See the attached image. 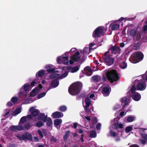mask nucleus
<instances>
[{
  "instance_id": "1",
  "label": "nucleus",
  "mask_w": 147,
  "mask_h": 147,
  "mask_svg": "<svg viewBox=\"0 0 147 147\" xmlns=\"http://www.w3.org/2000/svg\"><path fill=\"white\" fill-rule=\"evenodd\" d=\"M32 89L29 83H26L21 88L18 93V97L22 100H24L28 94V92Z\"/></svg>"
},
{
  "instance_id": "2",
  "label": "nucleus",
  "mask_w": 147,
  "mask_h": 147,
  "mask_svg": "<svg viewBox=\"0 0 147 147\" xmlns=\"http://www.w3.org/2000/svg\"><path fill=\"white\" fill-rule=\"evenodd\" d=\"M76 50V48H72L69 51L66 52L62 55L58 57L57 59V62L59 63H62L65 65H68L69 62V55L68 53L69 52H73Z\"/></svg>"
},
{
  "instance_id": "3",
  "label": "nucleus",
  "mask_w": 147,
  "mask_h": 147,
  "mask_svg": "<svg viewBox=\"0 0 147 147\" xmlns=\"http://www.w3.org/2000/svg\"><path fill=\"white\" fill-rule=\"evenodd\" d=\"M82 86V84L80 82L74 83L70 86L69 88V92L72 95L75 96L79 93Z\"/></svg>"
},
{
  "instance_id": "4",
  "label": "nucleus",
  "mask_w": 147,
  "mask_h": 147,
  "mask_svg": "<svg viewBox=\"0 0 147 147\" xmlns=\"http://www.w3.org/2000/svg\"><path fill=\"white\" fill-rule=\"evenodd\" d=\"M140 28H132L128 32V35L132 37L133 40H139L141 38V35L140 32Z\"/></svg>"
},
{
  "instance_id": "5",
  "label": "nucleus",
  "mask_w": 147,
  "mask_h": 147,
  "mask_svg": "<svg viewBox=\"0 0 147 147\" xmlns=\"http://www.w3.org/2000/svg\"><path fill=\"white\" fill-rule=\"evenodd\" d=\"M143 57V55L141 52H136L133 53L131 56L129 60L132 63H135L138 62Z\"/></svg>"
},
{
  "instance_id": "6",
  "label": "nucleus",
  "mask_w": 147,
  "mask_h": 147,
  "mask_svg": "<svg viewBox=\"0 0 147 147\" xmlns=\"http://www.w3.org/2000/svg\"><path fill=\"white\" fill-rule=\"evenodd\" d=\"M106 76L108 79L111 82L117 81L119 79L118 75L115 70H111L107 71L106 73Z\"/></svg>"
},
{
  "instance_id": "7",
  "label": "nucleus",
  "mask_w": 147,
  "mask_h": 147,
  "mask_svg": "<svg viewBox=\"0 0 147 147\" xmlns=\"http://www.w3.org/2000/svg\"><path fill=\"white\" fill-rule=\"evenodd\" d=\"M105 28L103 26H99L96 28L92 34L94 38H96L101 36L103 34Z\"/></svg>"
},
{
  "instance_id": "8",
  "label": "nucleus",
  "mask_w": 147,
  "mask_h": 147,
  "mask_svg": "<svg viewBox=\"0 0 147 147\" xmlns=\"http://www.w3.org/2000/svg\"><path fill=\"white\" fill-rule=\"evenodd\" d=\"M121 49L120 48L116 46H113L109 49L108 51L107 52V53L110 54L112 57H115L118 55L120 53Z\"/></svg>"
},
{
  "instance_id": "9",
  "label": "nucleus",
  "mask_w": 147,
  "mask_h": 147,
  "mask_svg": "<svg viewBox=\"0 0 147 147\" xmlns=\"http://www.w3.org/2000/svg\"><path fill=\"white\" fill-rule=\"evenodd\" d=\"M104 58L105 63L107 65H110L113 64L114 57H112L109 53L106 52L104 56Z\"/></svg>"
},
{
  "instance_id": "10",
  "label": "nucleus",
  "mask_w": 147,
  "mask_h": 147,
  "mask_svg": "<svg viewBox=\"0 0 147 147\" xmlns=\"http://www.w3.org/2000/svg\"><path fill=\"white\" fill-rule=\"evenodd\" d=\"M136 90V89L135 86H133L130 90V92L131 93H133L132 95V98L133 99L136 101H139L141 99V96L139 93L135 92Z\"/></svg>"
},
{
  "instance_id": "11",
  "label": "nucleus",
  "mask_w": 147,
  "mask_h": 147,
  "mask_svg": "<svg viewBox=\"0 0 147 147\" xmlns=\"http://www.w3.org/2000/svg\"><path fill=\"white\" fill-rule=\"evenodd\" d=\"M59 71H56L54 73L51 75L50 76V78H57L58 79H61L66 77L68 75V71H66L64 73L60 76L59 74H57Z\"/></svg>"
},
{
  "instance_id": "12",
  "label": "nucleus",
  "mask_w": 147,
  "mask_h": 147,
  "mask_svg": "<svg viewBox=\"0 0 147 147\" xmlns=\"http://www.w3.org/2000/svg\"><path fill=\"white\" fill-rule=\"evenodd\" d=\"M81 57L80 53L79 52L77 51L76 53L72 55L70 57V59L69 60V63L71 64L74 63V61L77 62L78 61Z\"/></svg>"
},
{
  "instance_id": "13",
  "label": "nucleus",
  "mask_w": 147,
  "mask_h": 147,
  "mask_svg": "<svg viewBox=\"0 0 147 147\" xmlns=\"http://www.w3.org/2000/svg\"><path fill=\"white\" fill-rule=\"evenodd\" d=\"M16 136L19 138L20 140H24L27 139L31 140L32 139L31 135L28 132H26L25 134L22 135H16Z\"/></svg>"
},
{
  "instance_id": "14",
  "label": "nucleus",
  "mask_w": 147,
  "mask_h": 147,
  "mask_svg": "<svg viewBox=\"0 0 147 147\" xmlns=\"http://www.w3.org/2000/svg\"><path fill=\"white\" fill-rule=\"evenodd\" d=\"M136 87L138 90L143 91L146 88V84L145 81H140L138 83Z\"/></svg>"
},
{
  "instance_id": "15",
  "label": "nucleus",
  "mask_w": 147,
  "mask_h": 147,
  "mask_svg": "<svg viewBox=\"0 0 147 147\" xmlns=\"http://www.w3.org/2000/svg\"><path fill=\"white\" fill-rule=\"evenodd\" d=\"M42 88L41 85L39 84L38 87H36L30 92L29 97H33L35 96Z\"/></svg>"
},
{
  "instance_id": "16",
  "label": "nucleus",
  "mask_w": 147,
  "mask_h": 147,
  "mask_svg": "<svg viewBox=\"0 0 147 147\" xmlns=\"http://www.w3.org/2000/svg\"><path fill=\"white\" fill-rule=\"evenodd\" d=\"M83 105L85 110L87 112L89 111V107L91 104V101L88 97H87L85 99V103L83 102Z\"/></svg>"
},
{
  "instance_id": "17",
  "label": "nucleus",
  "mask_w": 147,
  "mask_h": 147,
  "mask_svg": "<svg viewBox=\"0 0 147 147\" xmlns=\"http://www.w3.org/2000/svg\"><path fill=\"white\" fill-rule=\"evenodd\" d=\"M111 91L110 87L109 86H107L102 88V93L104 96H107L109 95Z\"/></svg>"
},
{
  "instance_id": "18",
  "label": "nucleus",
  "mask_w": 147,
  "mask_h": 147,
  "mask_svg": "<svg viewBox=\"0 0 147 147\" xmlns=\"http://www.w3.org/2000/svg\"><path fill=\"white\" fill-rule=\"evenodd\" d=\"M112 23L110 24V27L113 30H118L120 26V24L117 23V20L112 21Z\"/></svg>"
},
{
  "instance_id": "19",
  "label": "nucleus",
  "mask_w": 147,
  "mask_h": 147,
  "mask_svg": "<svg viewBox=\"0 0 147 147\" xmlns=\"http://www.w3.org/2000/svg\"><path fill=\"white\" fill-rule=\"evenodd\" d=\"M9 129L13 131L16 130L21 131L24 130V127L22 125L20 124L19 123L18 125H12L9 127Z\"/></svg>"
},
{
  "instance_id": "20",
  "label": "nucleus",
  "mask_w": 147,
  "mask_h": 147,
  "mask_svg": "<svg viewBox=\"0 0 147 147\" xmlns=\"http://www.w3.org/2000/svg\"><path fill=\"white\" fill-rule=\"evenodd\" d=\"M29 111L33 117L37 116L40 112V111L38 109H36L34 107H31L29 109Z\"/></svg>"
},
{
  "instance_id": "21",
  "label": "nucleus",
  "mask_w": 147,
  "mask_h": 147,
  "mask_svg": "<svg viewBox=\"0 0 147 147\" xmlns=\"http://www.w3.org/2000/svg\"><path fill=\"white\" fill-rule=\"evenodd\" d=\"M138 129V130L140 133L141 135L142 138L147 141V134L144 133H143L147 129L144 128H136Z\"/></svg>"
},
{
  "instance_id": "22",
  "label": "nucleus",
  "mask_w": 147,
  "mask_h": 147,
  "mask_svg": "<svg viewBox=\"0 0 147 147\" xmlns=\"http://www.w3.org/2000/svg\"><path fill=\"white\" fill-rule=\"evenodd\" d=\"M80 65H78L74 67H69V71L72 73H74L77 72L80 68Z\"/></svg>"
},
{
  "instance_id": "23",
  "label": "nucleus",
  "mask_w": 147,
  "mask_h": 147,
  "mask_svg": "<svg viewBox=\"0 0 147 147\" xmlns=\"http://www.w3.org/2000/svg\"><path fill=\"white\" fill-rule=\"evenodd\" d=\"M47 116L45 115V114L41 113L38 116V120H42L43 122H45L47 121Z\"/></svg>"
},
{
  "instance_id": "24",
  "label": "nucleus",
  "mask_w": 147,
  "mask_h": 147,
  "mask_svg": "<svg viewBox=\"0 0 147 147\" xmlns=\"http://www.w3.org/2000/svg\"><path fill=\"white\" fill-rule=\"evenodd\" d=\"M63 114L62 113L56 111L53 113L52 114V116L54 118H59L62 117Z\"/></svg>"
},
{
  "instance_id": "25",
  "label": "nucleus",
  "mask_w": 147,
  "mask_h": 147,
  "mask_svg": "<svg viewBox=\"0 0 147 147\" xmlns=\"http://www.w3.org/2000/svg\"><path fill=\"white\" fill-rule=\"evenodd\" d=\"M121 102L123 108L124 109L126 108L127 105H128V100L127 98L125 97L121 98Z\"/></svg>"
},
{
  "instance_id": "26",
  "label": "nucleus",
  "mask_w": 147,
  "mask_h": 147,
  "mask_svg": "<svg viewBox=\"0 0 147 147\" xmlns=\"http://www.w3.org/2000/svg\"><path fill=\"white\" fill-rule=\"evenodd\" d=\"M45 68L47 69V71L48 72L50 73L55 71V68L54 66L52 64H49L45 66Z\"/></svg>"
},
{
  "instance_id": "27",
  "label": "nucleus",
  "mask_w": 147,
  "mask_h": 147,
  "mask_svg": "<svg viewBox=\"0 0 147 147\" xmlns=\"http://www.w3.org/2000/svg\"><path fill=\"white\" fill-rule=\"evenodd\" d=\"M53 79H55V80L52 81L51 83V86L53 88H54L57 87L59 84V79H58L57 78H54Z\"/></svg>"
},
{
  "instance_id": "28",
  "label": "nucleus",
  "mask_w": 147,
  "mask_h": 147,
  "mask_svg": "<svg viewBox=\"0 0 147 147\" xmlns=\"http://www.w3.org/2000/svg\"><path fill=\"white\" fill-rule=\"evenodd\" d=\"M11 110L10 109H5L3 111L2 116L5 117V119L8 116V115L11 112Z\"/></svg>"
},
{
  "instance_id": "29",
  "label": "nucleus",
  "mask_w": 147,
  "mask_h": 147,
  "mask_svg": "<svg viewBox=\"0 0 147 147\" xmlns=\"http://www.w3.org/2000/svg\"><path fill=\"white\" fill-rule=\"evenodd\" d=\"M90 51V49L88 47H85L83 50H81L80 51L81 53L82 54H83V56L88 54Z\"/></svg>"
},
{
  "instance_id": "30",
  "label": "nucleus",
  "mask_w": 147,
  "mask_h": 147,
  "mask_svg": "<svg viewBox=\"0 0 147 147\" xmlns=\"http://www.w3.org/2000/svg\"><path fill=\"white\" fill-rule=\"evenodd\" d=\"M85 73L88 76H90L92 74L91 69L89 67H86L85 69Z\"/></svg>"
},
{
  "instance_id": "31",
  "label": "nucleus",
  "mask_w": 147,
  "mask_h": 147,
  "mask_svg": "<svg viewBox=\"0 0 147 147\" xmlns=\"http://www.w3.org/2000/svg\"><path fill=\"white\" fill-rule=\"evenodd\" d=\"M124 125L119 122H117L114 125V128L115 129H117L118 128L122 129Z\"/></svg>"
},
{
  "instance_id": "32",
  "label": "nucleus",
  "mask_w": 147,
  "mask_h": 147,
  "mask_svg": "<svg viewBox=\"0 0 147 147\" xmlns=\"http://www.w3.org/2000/svg\"><path fill=\"white\" fill-rule=\"evenodd\" d=\"M45 74V72L43 69L40 70L38 71L36 74V76L37 77H42Z\"/></svg>"
},
{
  "instance_id": "33",
  "label": "nucleus",
  "mask_w": 147,
  "mask_h": 147,
  "mask_svg": "<svg viewBox=\"0 0 147 147\" xmlns=\"http://www.w3.org/2000/svg\"><path fill=\"white\" fill-rule=\"evenodd\" d=\"M135 119V117L134 116H130L126 117L125 118V120L128 122H131L134 121Z\"/></svg>"
},
{
  "instance_id": "34",
  "label": "nucleus",
  "mask_w": 147,
  "mask_h": 147,
  "mask_svg": "<svg viewBox=\"0 0 147 147\" xmlns=\"http://www.w3.org/2000/svg\"><path fill=\"white\" fill-rule=\"evenodd\" d=\"M136 17L134 18H124L123 17H121L120 19H119L118 20H117V22L118 21H121L123 20H125V21L126 20H128V21H131L132 20L135 18Z\"/></svg>"
},
{
  "instance_id": "35",
  "label": "nucleus",
  "mask_w": 147,
  "mask_h": 147,
  "mask_svg": "<svg viewBox=\"0 0 147 147\" xmlns=\"http://www.w3.org/2000/svg\"><path fill=\"white\" fill-rule=\"evenodd\" d=\"M21 112V109L20 108H18L13 111V115L16 116Z\"/></svg>"
},
{
  "instance_id": "36",
  "label": "nucleus",
  "mask_w": 147,
  "mask_h": 147,
  "mask_svg": "<svg viewBox=\"0 0 147 147\" xmlns=\"http://www.w3.org/2000/svg\"><path fill=\"white\" fill-rule=\"evenodd\" d=\"M134 125H131L127 126L125 129V131L126 133H128L131 131L134 127Z\"/></svg>"
},
{
  "instance_id": "37",
  "label": "nucleus",
  "mask_w": 147,
  "mask_h": 147,
  "mask_svg": "<svg viewBox=\"0 0 147 147\" xmlns=\"http://www.w3.org/2000/svg\"><path fill=\"white\" fill-rule=\"evenodd\" d=\"M62 122V120L61 119H56L54 121V124L55 126L59 125Z\"/></svg>"
},
{
  "instance_id": "38",
  "label": "nucleus",
  "mask_w": 147,
  "mask_h": 147,
  "mask_svg": "<svg viewBox=\"0 0 147 147\" xmlns=\"http://www.w3.org/2000/svg\"><path fill=\"white\" fill-rule=\"evenodd\" d=\"M26 121V117L25 116H23L21 118L19 123L20 124L22 125L23 126V123L25 122Z\"/></svg>"
},
{
  "instance_id": "39",
  "label": "nucleus",
  "mask_w": 147,
  "mask_h": 147,
  "mask_svg": "<svg viewBox=\"0 0 147 147\" xmlns=\"http://www.w3.org/2000/svg\"><path fill=\"white\" fill-rule=\"evenodd\" d=\"M127 63L125 62H123L120 63V67L122 69H124L127 67Z\"/></svg>"
},
{
  "instance_id": "40",
  "label": "nucleus",
  "mask_w": 147,
  "mask_h": 147,
  "mask_svg": "<svg viewBox=\"0 0 147 147\" xmlns=\"http://www.w3.org/2000/svg\"><path fill=\"white\" fill-rule=\"evenodd\" d=\"M49 90V89L47 90L46 91V92H44L39 94L37 96L38 98V99H39L44 97L46 95L47 91Z\"/></svg>"
},
{
  "instance_id": "41",
  "label": "nucleus",
  "mask_w": 147,
  "mask_h": 147,
  "mask_svg": "<svg viewBox=\"0 0 147 147\" xmlns=\"http://www.w3.org/2000/svg\"><path fill=\"white\" fill-rule=\"evenodd\" d=\"M69 131H68L65 132V134L63 136V139L65 141H66L67 140L69 136Z\"/></svg>"
},
{
  "instance_id": "42",
  "label": "nucleus",
  "mask_w": 147,
  "mask_h": 147,
  "mask_svg": "<svg viewBox=\"0 0 147 147\" xmlns=\"http://www.w3.org/2000/svg\"><path fill=\"white\" fill-rule=\"evenodd\" d=\"M47 125L48 126H50L52 124L51 119L49 117H47Z\"/></svg>"
},
{
  "instance_id": "43",
  "label": "nucleus",
  "mask_w": 147,
  "mask_h": 147,
  "mask_svg": "<svg viewBox=\"0 0 147 147\" xmlns=\"http://www.w3.org/2000/svg\"><path fill=\"white\" fill-rule=\"evenodd\" d=\"M18 100V97L15 96H13L11 98V101L14 104L16 103Z\"/></svg>"
},
{
  "instance_id": "44",
  "label": "nucleus",
  "mask_w": 147,
  "mask_h": 147,
  "mask_svg": "<svg viewBox=\"0 0 147 147\" xmlns=\"http://www.w3.org/2000/svg\"><path fill=\"white\" fill-rule=\"evenodd\" d=\"M100 77L98 76H95L92 77V80L95 82H97L100 80Z\"/></svg>"
},
{
  "instance_id": "45",
  "label": "nucleus",
  "mask_w": 147,
  "mask_h": 147,
  "mask_svg": "<svg viewBox=\"0 0 147 147\" xmlns=\"http://www.w3.org/2000/svg\"><path fill=\"white\" fill-rule=\"evenodd\" d=\"M67 109V107L63 105L59 107V110L62 112H65L66 110Z\"/></svg>"
},
{
  "instance_id": "46",
  "label": "nucleus",
  "mask_w": 147,
  "mask_h": 147,
  "mask_svg": "<svg viewBox=\"0 0 147 147\" xmlns=\"http://www.w3.org/2000/svg\"><path fill=\"white\" fill-rule=\"evenodd\" d=\"M110 133L111 136L114 138L117 136V135H118V134H116L115 132L111 130L110 131Z\"/></svg>"
},
{
  "instance_id": "47",
  "label": "nucleus",
  "mask_w": 147,
  "mask_h": 147,
  "mask_svg": "<svg viewBox=\"0 0 147 147\" xmlns=\"http://www.w3.org/2000/svg\"><path fill=\"white\" fill-rule=\"evenodd\" d=\"M30 97H29L28 98L25 100L24 103L25 104H28L32 102L33 101H32L30 99Z\"/></svg>"
},
{
  "instance_id": "48",
  "label": "nucleus",
  "mask_w": 147,
  "mask_h": 147,
  "mask_svg": "<svg viewBox=\"0 0 147 147\" xmlns=\"http://www.w3.org/2000/svg\"><path fill=\"white\" fill-rule=\"evenodd\" d=\"M96 136V133L95 131H91L90 133V137L91 138H95Z\"/></svg>"
},
{
  "instance_id": "49",
  "label": "nucleus",
  "mask_w": 147,
  "mask_h": 147,
  "mask_svg": "<svg viewBox=\"0 0 147 147\" xmlns=\"http://www.w3.org/2000/svg\"><path fill=\"white\" fill-rule=\"evenodd\" d=\"M43 125V122L41 121H38L36 123V125L38 127H40L42 126Z\"/></svg>"
},
{
  "instance_id": "50",
  "label": "nucleus",
  "mask_w": 147,
  "mask_h": 147,
  "mask_svg": "<svg viewBox=\"0 0 147 147\" xmlns=\"http://www.w3.org/2000/svg\"><path fill=\"white\" fill-rule=\"evenodd\" d=\"M37 84L36 80V79L32 81L31 83L30 86L33 87L35 86Z\"/></svg>"
},
{
  "instance_id": "51",
  "label": "nucleus",
  "mask_w": 147,
  "mask_h": 147,
  "mask_svg": "<svg viewBox=\"0 0 147 147\" xmlns=\"http://www.w3.org/2000/svg\"><path fill=\"white\" fill-rule=\"evenodd\" d=\"M140 78H141L144 80H145L147 82V75H143L141 76H139Z\"/></svg>"
},
{
  "instance_id": "52",
  "label": "nucleus",
  "mask_w": 147,
  "mask_h": 147,
  "mask_svg": "<svg viewBox=\"0 0 147 147\" xmlns=\"http://www.w3.org/2000/svg\"><path fill=\"white\" fill-rule=\"evenodd\" d=\"M120 107L121 106L119 104H117L113 107V110H116L119 109Z\"/></svg>"
},
{
  "instance_id": "53",
  "label": "nucleus",
  "mask_w": 147,
  "mask_h": 147,
  "mask_svg": "<svg viewBox=\"0 0 147 147\" xmlns=\"http://www.w3.org/2000/svg\"><path fill=\"white\" fill-rule=\"evenodd\" d=\"M24 127V129L28 130L30 128V126L29 124H27L25 125L24 126H23Z\"/></svg>"
},
{
  "instance_id": "54",
  "label": "nucleus",
  "mask_w": 147,
  "mask_h": 147,
  "mask_svg": "<svg viewBox=\"0 0 147 147\" xmlns=\"http://www.w3.org/2000/svg\"><path fill=\"white\" fill-rule=\"evenodd\" d=\"M37 132L38 134L42 138H43L44 136L42 134V132L40 130H37Z\"/></svg>"
},
{
  "instance_id": "55",
  "label": "nucleus",
  "mask_w": 147,
  "mask_h": 147,
  "mask_svg": "<svg viewBox=\"0 0 147 147\" xmlns=\"http://www.w3.org/2000/svg\"><path fill=\"white\" fill-rule=\"evenodd\" d=\"M101 126V124L100 123L97 124L96 126V128L98 130H100V128Z\"/></svg>"
},
{
  "instance_id": "56",
  "label": "nucleus",
  "mask_w": 147,
  "mask_h": 147,
  "mask_svg": "<svg viewBox=\"0 0 147 147\" xmlns=\"http://www.w3.org/2000/svg\"><path fill=\"white\" fill-rule=\"evenodd\" d=\"M13 104L12 103V102L11 101H10L8 102L7 104V106H11L13 105Z\"/></svg>"
},
{
  "instance_id": "57",
  "label": "nucleus",
  "mask_w": 147,
  "mask_h": 147,
  "mask_svg": "<svg viewBox=\"0 0 147 147\" xmlns=\"http://www.w3.org/2000/svg\"><path fill=\"white\" fill-rule=\"evenodd\" d=\"M115 140L116 142H119L120 140V139L119 137V136L118 135H117V136L116 137H115Z\"/></svg>"
},
{
  "instance_id": "58",
  "label": "nucleus",
  "mask_w": 147,
  "mask_h": 147,
  "mask_svg": "<svg viewBox=\"0 0 147 147\" xmlns=\"http://www.w3.org/2000/svg\"><path fill=\"white\" fill-rule=\"evenodd\" d=\"M140 141H141V143L142 144H143V145H144L146 144V140H145L141 139V140H140Z\"/></svg>"
},
{
  "instance_id": "59",
  "label": "nucleus",
  "mask_w": 147,
  "mask_h": 147,
  "mask_svg": "<svg viewBox=\"0 0 147 147\" xmlns=\"http://www.w3.org/2000/svg\"><path fill=\"white\" fill-rule=\"evenodd\" d=\"M143 30L144 31H146L147 30V25H144L143 28Z\"/></svg>"
},
{
  "instance_id": "60",
  "label": "nucleus",
  "mask_w": 147,
  "mask_h": 147,
  "mask_svg": "<svg viewBox=\"0 0 147 147\" xmlns=\"http://www.w3.org/2000/svg\"><path fill=\"white\" fill-rule=\"evenodd\" d=\"M32 115H28L26 117V119L28 118L29 119H32Z\"/></svg>"
},
{
  "instance_id": "61",
  "label": "nucleus",
  "mask_w": 147,
  "mask_h": 147,
  "mask_svg": "<svg viewBox=\"0 0 147 147\" xmlns=\"http://www.w3.org/2000/svg\"><path fill=\"white\" fill-rule=\"evenodd\" d=\"M92 119L94 123H96L97 122V119L96 117H93Z\"/></svg>"
},
{
  "instance_id": "62",
  "label": "nucleus",
  "mask_w": 147,
  "mask_h": 147,
  "mask_svg": "<svg viewBox=\"0 0 147 147\" xmlns=\"http://www.w3.org/2000/svg\"><path fill=\"white\" fill-rule=\"evenodd\" d=\"M126 114V113L125 114V112L124 111H121L120 114V116L123 117Z\"/></svg>"
},
{
  "instance_id": "63",
  "label": "nucleus",
  "mask_w": 147,
  "mask_h": 147,
  "mask_svg": "<svg viewBox=\"0 0 147 147\" xmlns=\"http://www.w3.org/2000/svg\"><path fill=\"white\" fill-rule=\"evenodd\" d=\"M45 144H37V147H45Z\"/></svg>"
},
{
  "instance_id": "64",
  "label": "nucleus",
  "mask_w": 147,
  "mask_h": 147,
  "mask_svg": "<svg viewBox=\"0 0 147 147\" xmlns=\"http://www.w3.org/2000/svg\"><path fill=\"white\" fill-rule=\"evenodd\" d=\"M129 147H140L138 145L136 144H134L130 146Z\"/></svg>"
}]
</instances>
